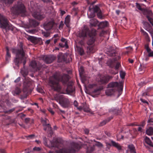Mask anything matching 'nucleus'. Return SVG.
I'll return each instance as SVG.
<instances>
[{"mask_svg": "<svg viewBox=\"0 0 153 153\" xmlns=\"http://www.w3.org/2000/svg\"><path fill=\"white\" fill-rule=\"evenodd\" d=\"M96 31L94 29H92L91 31L90 32L89 29L87 26L84 25V27L82 31L77 33V36L80 38H84L88 34L90 38L87 42L88 46L87 48V52L88 53H92L94 46V42L96 40Z\"/></svg>", "mask_w": 153, "mask_h": 153, "instance_id": "1", "label": "nucleus"}, {"mask_svg": "<svg viewBox=\"0 0 153 153\" xmlns=\"http://www.w3.org/2000/svg\"><path fill=\"white\" fill-rule=\"evenodd\" d=\"M69 79V76L66 74L62 75L59 74H56L50 78V85L54 91H59L61 89L59 82L61 81L63 83H66Z\"/></svg>", "mask_w": 153, "mask_h": 153, "instance_id": "2", "label": "nucleus"}, {"mask_svg": "<svg viewBox=\"0 0 153 153\" xmlns=\"http://www.w3.org/2000/svg\"><path fill=\"white\" fill-rule=\"evenodd\" d=\"M12 52L16 54V57L14 60L15 65L19 67V63H23L24 65L26 63V56L23 50L22 46L21 45L19 48L13 49Z\"/></svg>", "mask_w": 153, "mask_h": 153, "instance_id": "3", "label": "nucleus"}, {"mask_svg": "<svg viewBox=\"0 0 153 153\" xmlns=\"http://www.w3.org/2000/svg\"><path fill=\"white\" fill-rule=\"evenodd\" d=\"M0 27L6 32L9 30H13V27L10 24L7 19L4 16L0 13Z\"/></svg>", "mask_w": 153, "mask_h": 153, "instance_id": "4", "label": "nucleus"}, {"mask_svg": "<svg viewBox=\"0 0 153 153\" xmlns=\"http://www.w3.org/2000/svg\"><path fill=\"white\" fill-rule=\"evenodd\" d=\"M81 148L79 144L75 143L72 145L71 147L68 148H65L56 151V153H74L75 152L78 151Z\"/></svg>", "mask_w": 153, "mask_h": 153, "instance_id": "5", "label": "nucleus"}, {"mask_svg": "<svg viewBox=\"0 0 153 153\" xmlns=\"http://www.w3.org/2000/svg\"><path fill=\"white\" fill-rule=\"evenodd\" d=\"M123 82L118 83L117 82H112L108 85V88L112 89H114L115 91H118L119 92H121L123 89Z\"/></svg>", "mask_w": 153, "mask_h": 153, "instance_id": "6", "label": "nucleus"}, {"mask_svg": "<svg viewBox=\"0 0 153 153\" xmlns=\"http://www.w3.org/2000/svg\"><path fill=\"white\" fill-rule=\"evenodd\" d=\"M14 13L17 14L20 13H23L26 12V9L25 6L21 2L18 3V4L15 6L13 8Z\"/></svg>", "mask_w": 153, "mask_h": 153, "instance_id": "7", "label": "nucleus"}, {"mask_svg": "<svg viewBox=\"0 0 153 153\" xmlns=\"http://www.w3.org/2000/svg\"><path fill=\"white\" fill-rule=\"evenodd\" d=\"M30 66L32 67L33 69L32 71L35 72L40 69L41 65L36 62L35 61H33L30 63Z\"/></svg>", "mask_w": 153, "mask_h": 153, "instance_id": "8", "label": "nucleus"}, {"mask_svg": "<svg viewBox=\"0 0 153 153\" xmlns=\"http://www.w3.org/2000/svg\"><path fill=\"white\" fill-rule=\"evenodd\" d=\"M43 59L45 62L47 64H49L51 63L56 59V57L53 55L45 56L43 57Z\"/></svg>", "mask_w": 153, "mask_h": 153, "instance_id": "9", "label": "nucleus"}, {"mask_svg": "<svg viewBox=\"0 0 153 153\" xmlns=\"http://www.w3.org/2000/svg\"><path fill=\"white\" fill-rule=\"evenodd\" d=\"M32 15L34 18L39 20H42L45 17V15L44 14L39 12H33Z\"/></svg>", "mask_w": 153, "mask_h": 153, "instance_id": "10", "label": "nucleus"}, {"mask_svg": "<svg viewBox=\"0 0 153 153\" xmlns=\"http://www.w3.org/2000/svg\"><path fill=\"white\" fill-rule=\"evenodd\" d=\"M61 105L64 108H66L68 107L69 104V101L67 98L63 97L59 101Z\"/></svg>", "mask_w": 153, "mask_h": 153, "instance_id": "11", "label": "nucleus"}, {"mask_svg": "<svg viewBox=\"0 0 153 153\" xmlns=\"http://www.w3.org/2000/svg\"><path fill=\"white\" fill-rule=\"evenodd\" d=\"M53 23V21L45 22L43 25L44 28L47 30H49L52 28Z\"/></svg>", "mask_w": 153, "mask_h": 153, "instance_id": "12", "label": "nucleus"}, {"mask_svg": "<svg viewBox=\"0 0 153 153\" xmlns=\"http://www.w3.org/2000/svg\"><path fill=\"white\" fill-rule=\"evenodd\" d=\"M72 85L73 83H68L66 89V91L67 94H70L74 92L75 89L74 87H73Z\"/></svg>", "mask_w": 153, "mask_h": 153, "instance_id": "13", "label": "nucleus"}, {"mask_svg": "<svg viewBox=\"0 0 153 153\" xmlns=\"http://www.w3.org/2000/svg\"><path fill=\"white\" fill-rule=\"evenodd\" d=\"M28 39L30 40L34 44H36L38 41H42V39L41 38H37L33 36H30Z\"/></svg>", "mask_w": 153, "mask_h": 153, "instance_id": "14", "label": "nucleus"}, {"mask_svg": "<svg viewBox=\"0 0 153 153\" xmlns=\"http://www.w3.org/2000/svg\"><path fill=\"white\" fill-rule=\"evenodd\" d=\"M115 53V50L112 47H110L107 51V54L110 56H114Z\"/></svg>", "mask_w": 153, "mask_h": 153, "instance_id": "15", "label": "nucleus"}, {"mask_svg": "<svg viewBox=\"0 0 153 153\" xmlns=\"http://www.w3.org/2000/svg\"><path fill=\"white\" fill-rule=\"evenodd\" d=\"M48 120L45 118L41 119V122L44 127L47 126L48 127V129H51V126L50 124L48 123Z\"/></svg>", "mask_w": 153, "mask_h": 153, "instance_id": "16", "label": "nucleus"}, {"mask_svg": "<svg viewBox=\"0 0 153 153\" xmlns=\"http://www.w3.org/2000/svg\"><path fill=\"white\" fill-rule=\"evenodd\" d=\"M98 21L95 19H92L90 20L89 23L91 27H95L97 24Z\"/></svg>", "mask_w": 153, "mask_h": 153, "instance_id": "17", "label": "nucleus"}, {"mask_svg": "<svg viewBox=\"0 0 153 153\" xmlns=\"http://www.w3.org/2000/svg\"><path fill=\"white\" fill-rule=\"evenodd\" d=\"M111 77L110 76H104L102 77V79H100V81L102 83L107 82L111 78Z\"/></svg>", "mask_w": 153, "mask_h": 153, "instance_id": "18", "label": "nucleus"}, {"mask_svg": "<svg viewBox=\"0 0 153 153\" xmlns=\"http://www.w3.org/2000/svg\"><path fill=\"white\" fill-rule=\"evenodd\" d=\"M114 92H115V91L114 90V89L108 88L106 90L105 94L106 95L108 96H110L113 94Z\"/></svg>", "mask_w": 153, "mask_h": 153, "instance_id": "19", "label": "nucleus"}, {"mask_svg": "<svg viewBox=\"0 0 153 153\" xmlns=\"http://www.w3.org/2000/svg\"><path fill=\"white\" fill-rule=\"evenodd\" d=\"M111 143L112 146L116 147L118 150L121 149V146L118 143H116L113 140L111 141Z\"/></svg>", "mask_w": 153, "mask_h": 153, "instance_id": "20", "label": "nucleus"}, {"mask_svg": "<svg viewBox=\"0 0 153 153\" xmlns=\"http://www.w3.org/2000/svg\"><path fill=\"white\" fill-rule=\"evenodd\" d=\"M92 10V9L91 7H90L89 8V11L88 13V17L89 18H93L95 16L94 13L93 12L91 13Z\"/></svg>", "mask_w": 153, "mask_h": 153, "instance_id": "21", "label": "nucleus"}, {"mask_svg": "<svg viewBox=\"0 0 153 153\" xmlns=\"http://www.w3.org/2000/svg\"><path fill=\"white\" fill-rule=\"evenodd\" d=\"M29 23L31 25L33 26V27H36L39 25V23L38 22L33 19H31L30 20Z\"/></svg>", "mask_w": 153, "mask_h": 153, "instance_id": "22", "label": "nucleus"}, {"mask_svg": "<svg viewBox=\"0 0 153 153\" xmlns=\"http://www.w3.org/2000/svg\"><path fill=\"white\" fill-rule=\"evenodd\" d=\"M6 60L7 61H9L11 57L10 54L9 52V49L7 47L6 48Z\"/></svg>", "mask_w": 153, "mask_h": 153, "instance_id": "23", "label": "nucleus"}, {"mask_svg": "<svg viewBox=\"0 0 153 153\" xmlns=\"http://www.w3.org/2000/svg\"><path fill=\"white\" fill-rule=\"evenodd\" d=\"M91 9L93 11L94 13H97L101 10L99 7L97 5L94 6L93 7L91 8Z\"/></svg>", "mask_w": 153, "mask_h": 153, "instance_id": "24", "label": "nucleus"}, {"mask_svg": "<svg viewBox=\"0 0 153 153\" xmlns=\"http://www.w3.org/2000/svg\"><path fill=\"white\" fill-rule=\"evenodd\" d=\"M76 50L79 52L80 55H82L84 54V51L83 49L81 47L76 46Z\"/></svg>", "mask_w": 153, "mask_h": 153, "instance_id": "25", "label": "nucleus"}, {"mask_svg": "<svg viewBox=\"0 0 153 153\" xmlns=\"http://www.w3.org/2000/svg\"><path fill=\"white\" fill-rule=\"evenodd\" d=\"M108 25V22H107L105 21L102 22H100L99 24V26L101 28H104L105 27H107Z\"/></svg>", "mask_w": 153, "mask_h": 153, "instance_id": "26", "label": "nucleus"}, {"mask_svg": "<svg viewBox=\"0 0 153 153\" xmlns=\"http://www.w3.org/2000/svg\"><path fill=\"white\" fill-rule=\"evenodd\" d=\"M102 89L100 88H97L92 92L93 94L95 95H99L100 94V91Z\"/></svg>", "mask_w": 153, "mask_h": 153, "instance_id": "27", "label": "nucleus"}, {"mask_svg": "<svg viewBox=\"0 0 153 153\" xmlns=\"http://www.w3.org/2000/svg\"><path fill=\"white\" fill-rule=\"evenodd\" d=\"M70 16L68 15L65 18V24L67 27H68L69 26V23L70 21Z\"/></svg>", "mask_w": 153, "mask_h": 153, "instance_id": "28", "label": "nucleus"}, {"mask_svg": "<svg viewBox=\"0 0 153 153\" xmlns=\"http://www.w3.org/2000/svg\"><path fill=\"white\" fill-rule=\"evenodd\" d=\"M145 142L148 145L151 146H153V145L150 139L147 137L145 138Z\"/></svg>", "mask_w": 153, "mask_h": 153, "instance_id": "29", "label": "nucleus"}, {"mask_svg": "<svg viewBox=\"0 0 153 153\" xmlns=\"http://www.w3.org/2000/svg\"><path fill=\"white\" fill-rule=\"evenodd\" d=\"M128 148L131 153H136V152L135 151L134 147L133 145L132 144L129 145L128 146Z\"/></svg>", "mask_w": 153, "mask_h": 153, "instance_id": "30", "label": "nucleus"}, {"mask_svg": "<svg viewBox=\"0 0 153 153\" xmlns=\"http://www.w3.org/2000/svg\"><path fill=\"white\" fill-rule=\"evenodd\" d=\"M146 133L148 135H151L153 134V128L152 127H149V128L146 130Z\"/></svg>", "mask_w": 153, "mask_h": 153, "instance_id": "31", "label": "nucleus"}, {"mask_svg": "<svg viewBox=\"0 0 153 153\" xmlns=\"http://www.w3.org/2000/svg\"><path fill=\"white\" fill-rule=\"evenodd\" d=\"M21 92L20 90L18 88H16L15 90L13 92V93L14 95H18Z\"/></svg>", "mask_w": 153, "mask_h": 153, "instance_id": "32", "label": "nucleus"}, {"mask_svg": "<svg viewBox=\"0 0 153 153\" xmlns=\"http://www.w3.org/2000/svg\"><path fill=\"white\" fill-rule=\"evenodd\" d=\"M141 32L145 36L146 39L148 40H149V36L148 33L142 29H141Z\"/></svg>", "mask_w": 153, "mask_h": 153, "instance_id": "33", "label": "nucleus"}, {"mask_svg": "<svg viewBox=\"0 0 153 153\" xmlns=\"http://www.w3.org/2000/svg\"><path fill=\"white\" fill-rule=\"evenodd\" d=\"M21 74L24 77H25L28 74V72H27V71L24 69L21 70Z\"/></svg>", "mask_w": 153, "mask_h": 153, "instance_id": "34", "label": "nucleus"}, {"mask_svg": "<svg viewBox=\"0 0 153 153\" xmlns=\"http://www.w3.org/2000/svg\"><path fill=\"white\" fill-rule=\"evenodd\" d=\"M41 31L42 34L45 37L47 38L50 36V33L47 32H44L43 30H42Z\"/></svg>", "mask_w": 153, "mask_h": 153, "instance_id": "35", "label": "nucleus"}, {"mask_svg": "<svg viewBox=\"0 0 153 153\" xmlns=\"http://www.w3.org/2000/svg\"><path fill=\"white\" fill-rule=\"evenodd\" d=\"M97 15L98 17L100 19H102L104 17L103 13L101 10L97 13Z\"/></svg>", "mask_w": 153, "mask_h": 153, "instance_id": "36", "label": "nucleus"}, {"mask_svg": "<svg viewBox=\"0 0 153 153\" xmlns=\"http://www.w3.org/2000/svg\"><path fill=\"white\" fill-rule=\"evenodd\" d=\"M59 45L61 47H65L66 48L68 47L67 43L66 42H65V43H59Z\"/></svg>", "mask_w": 153, "mask_h": 153, "instance_id": "37", "label": "nucleus"}, {"mask_svg": "<svg viewBox=\"0 0 153 153\" xmlns=\"http://www.w3.org/2000/svg\"><path fill=\"white\" fill-rule=\"evenodd\" d=\"M83 109L84 111L87 112L90 111V109L86 105H84V106Z\"/></svg>", "mask_w": 153, "mask_h": 153, "instance_id": "38", "label": "nucleus"}, {"mask_svg": "<svg viewBox=\"0 0 153 153\" xmlns=\"http://www.w3.org/2000/svg\"><path fill=\"white\" fill-rule=\"evenodd\" d=\"M94 150L93 148L92 147H88L87 148V153H92Z\"/></svg>", "mask_w": 153, "mask_h": 153, "instance_id": "39", "label": "nucleus"}, {"mask_svg": "<svg viewBox=\"0 0 153 153\" xmlns=\"http://www.w3.org/2000/svg\"><path fill=\"white\" fill-rule=\"evenodd\" d=\"M43 141L44 144L46 146H48V145L47 143V140L46 138L44 137H43Z\"/></svg>", "mask_w": 153, "mask_h": 153, "instance_id": "40", "label": "nucleus"}, {"mask_svg": "<svg viewBox=\"0 0 153 153\" xmlns=\"http://www.w3.org/2000/svg\"><path fill=\"white\" fill-rule=\"evenodd\" d=\"M125 73L124 71H121L120 72V77L122 79H123L124 78V77L125 75Z\"/></svg>", "mask_w": 153, "mask_h": 153, "instance_id": "41", "label": "nucleus"}, {"mask_svg": "<svg viewBox=\"0 0 153 153\" xmlns=\"http://www.w3.org/2000/svg\"><path fill=\"white\" fill-rule=\"evenodd\" d=\"M147 15H146V17L147 18V16H149V17H151L152 16L153 13L150 10H148L147 11Z\"/></svg>", "mask_w": 153, "mask_h": 153, "instance_id": "42", "label": "nucleus"}, {"mask_svg": "<svg viewBox=\"0 0 153 153\" xmlns=\"http://www.w3.org/2000/svg\"><path fill=\"white\" fill-rule=\"evenodd\" d=\"M115 60H116L115 59H114L112 60L109 59L108 61V62L110 64L111 66L113 64Z\"/></svg>", "mask_w": 153, "mask_h": 153, "instance_id": "43", "label": "nucleus"}, {"mask_svg": "<svg viewBox=\"0 0 153 153\" xmlns=\"http://www.w3.org/2000/svg\"><path fill=\"white\" fill-rule=\"evenodd\" d=\"M27 32L30 33L34 34L37 32L36 30V29H33L31 30H29Z\"/></svg>", "mask_w": 153, "mask_h": 153, "instance_id": "44", "label": "nucleus"}, {"mask_svg": "<svg viewBox=\"0 0 153 153\" xmlns=\"http://www.w3.org/2000/svg\"><path fill=\"white\" fill-rule=\"evenodd\" d=\"M62 58L63 60L64 61H66V57H68V56L67 55V54H65L62 55Z\"/></svg>", "mask_w": 153, "mask_h": 153, "instance_id": "45", "label": "nucleus"}, {"mask_svg": "<svg viewBox=\"0 0 153 153\" xmlns=\"http://www.w3.org/2000/svg\"><path fill=\"white\" fill-rule=\"evenodd\" d=\"M136 6L137 8L139 10H142V9L141 8V6H140V4H138L137 3H136Z\"/></svg>", "mask_w": 153, "mask_h": 153, "instance_id": "46", "label": "nucleus"}, {"mask_svg": "<svg viewBox=\"0 0 153 153\" xmlns=\"http://www.w3.org/2000/svg\"><path fill=\"white\" fill-rule=\"evenodd\" d=\"M79 72L80 74H82L84 71L83 68L82 66H81L80 68L79 69Z\"/></svg>", "mask_w": 153, "mask_h": 153, "instance_id": "47", "label": "nucleus"}, {"mask_svg": "<svg viewBox=\"0 0 153 153\" xmlns=\"http://www.w3.org/2000/svg\"><path fill=\"white\" fill-rule=\"evenodd\" d=\"M106 34V32L104 31H102L100 33V36H103Z\"/></svg>", "mask_w": 153, "mask_h": 153, "instance_id": "48", "label": "nucleus"}, {"mask_svg": "<svg viewBox=\"0 0 153 153\" xmlns=\"http://www.w3.org/2000/svg\"><path fill=\"white\" fill-rule=\"evenodd\" d=\"M107 122V121L104 120L100 123V126H103Z\"/></svg>", "mask_w": 153, "mask_h": 153, "instance_id": "49", "label": "nucleus"}, {"mask_svg": "<svg viewBox=\"0 0 153 153\" xmlns=\"http://www.w3.org/2000/svg\"><path fill=\"white\" fill-rule=\"evenodd\" d=\"M48 111L51 113L52 114H53L54 113V112L53 111L52 109L51 108H49L48 109Z\"/></svg>", "mask_w": 153, "mask_h": 153, "instance_id": "50", "label": "nucleus"}, {"mask_svg": "<svg viewBox=\"0 0 153 153\" xmlns=\"http://www.w3.org/2000/svg\"><path fill=\"white\" fill-rule=\"evenodd\" d=\"M128 49V50L127 51V53H129L131 51H132L133 48H132L131 47H129L128 48H127Z\"/></svg>", "mask_w": 153, "mask_h": 153, "instance_id": "51", "label": "nucleus"}, {"mask_svg": "<svg viewBox=\"0 0 153 153\" xmlns=\"http://www.w3.org/2000/svg\"><path fill=\"white\" fill-rule=\"evenodd\" d=\"M33 149L34 151H39L41 149L39 147H35L33 148Z\"/></svg>", "mask_w": 153, "mask_h": 153, "instance_id": "52", "label": "nucleus"}, {"mask_svg": "<svg viewBox=\"0 0 153 153\" xmlns=\"http://www.w3.org/2000/svg\"><path fill=\"white\" fill-rule=\"evenodd\" d=\"M120 65V63L119 62H117V63L116 66L115 67V68L116 69H118Z\"/></svg>", "mask_w": 153, "mask_h": 153, "instance_id": "53", "label": "nucleus"}, {"mask_svg": "<svg viewBox=\"0 0 153 153\" xmlns=\"http://www.w3.org/2000/svg\"><path fill=\"white\" fill-rule=\"evenodd\" d=\"M44 129L45 131L48 130V131H51V129H48V127L47 126H46L45 127H44Z\"/></svg>", "mask_w": 153, "mask_h": 153, "instance_id": "54", "label": "nucleus"}, {"mask_svg": "<svg viewBox=\"0 0 153 153\" xmlns=\"http://www.w3.org/2000/svg\"><path fill=\"white\" fill-rule=\"evenodd\" d=\"M97 145L98 146V147H100L101 148H103V145L102 144L100 143H98L97 144Z\"/></svg>", "mask_w": 153, "mask_h": 153, "instance_id": "55", "label": "nucleus"}, {"mask_svg": "<svg viewBox=\"0 0 153 153\" xmlns=\"http://www.w3.org/2000/svg\"><path fill=\"white\" fill-rule=\"evenodd\" d=\"M51 39H50L46 40L45 42V44L47 45H48L51 42Z\"/></svg>", "mask_w": 153, "mask_h": 153, "instance_id": "56", "label": "nucleus"}, {"mask_svg": "<svg viewBox=\"0 0 153 153\" xmlns=\"http://www.w3.org/2000/svg\"><path fill=\"white\" fill-rule=\"evenodd\" d=\"M84 132L85 134H88L89 132V130L88 129H84Z\"/></svg>", "mask_w": 153, "mask_h": 153, "instance_id": "57", "label": "nucleus"}, {"mask_svg": "<svg viewBox=\"0 0 153 153\" xmlns=\"http://www.w3.org/2000/svg\"><path fill=\"white\" fill-rule=\"evenodd\" d=\"M74 105L75 106L77 107L78 105V102L76 101H74Z\"/></svg>", "mask_w": 153, "mask_h": 153, "instance_id": "58", "label": "nucleus"}, {"mask_svg": "<svg viewBox=\"0 0 153 153\" xmlns=\"http://www.w3.org/2000/svg\"><path fill=\"white\" fill-rule=\"evenodd\" d=\"M30 119L29 118H26L25 119V122L27 123H28Z\"/></svg>", "mask_w": 153, "mask_h": 153, "instance_id": "59", "label": "nucleus"}, {"mask_svg": "<svg viewBox=\"0 0 153 153\" xmlns=\"http://www.w3.org/2000/svg\"><path fill=\"white\" fill-rule=\"evenodd\" d=\"M34 136V134H31L30 135H29L27 136V137L29 138H32Z\"/></svg>", "mask_w": 153, "mask_h": 153, "instance_id": "60", "label": "nucleus"}, {"mask_svg": "<svg viewBox=\"0 0 153 153\" xmlns=\"http://www.w3.org/2000/svg\"><path fill=\"white\" fill-rule=\"evenodd\" d=\"M20 80V77H18L16 80H15L14 82H17L19 81Z\"/></svg>", "mask_w": 153, "mask_h": 153, "instance_id": "61", "label": "nucleus"}, {"mask_svg": "<svg viewBox=\"0 0 153 153\" xmlns=\"http://www.w3.org/2000/svg\"><path fill=\"white\" fill-rule=\"evenodd\" d=\"M149 56H153V51H151L149 53Z\"/></svg>", "mask_w": 153, "mask_h": 153, "instance_id": "62", "label": "nucleus"}, {"mask_svg": "<svg viewBox=\"0 0 153 153\" xmlns=\"http://www.w3.org/2000/svg\"><path fill=\"white\" fill-rule=\"evenodd\" d=\"M140 100L143 102V103H148V102L146 101L145 100H143V99H140Z\"/></svg>", "mask_w": 153, "mask_h": 153, "instance_id": "63", "label": "nucleus"}, {"mask_svg": "<svg viewBox=\"0 0 153 153\" xmlns=\"http://www.w3.org/2000/svg\"><path fill=\"white\" fill-rule=\"evenodd\" d=\"M60 13L62 15H63L65 13V12L64 11L62 10H60Z\"/></svg>", "mask_w": 153, "mask_h": 153, "instance_id": "64", "label": "nucleus"}]
</instances>
